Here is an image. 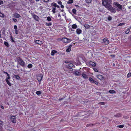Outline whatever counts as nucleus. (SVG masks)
<instances>
[{"instance_id": "nucleus-1", "label": "nucleus", "mask_w": 131, "mask_h": 131, "mask_svg": "<svg viewBox=\"0 0 131 131\" xmlns=\"http://www.w3.org/2000/svg\"><path fill=\"white\" fill-rule=\"evenodd\" d=\"M112 0H102V4L103 5L110 11L112 13H114L116 12L115 8L112 6Z\"/></svg>"}, {"instance_id": "nucleus-2", "label": "nucleus", "mask_w": 131, "mask_h": 131, "mask_svg": "<svg viewBox=\"0 0 131 131\" xmlns=\"http://www.w3.org/2000/svg\"><path fill=\"white\" fill-rule=\"evenodd\" d=\"M51 6L52 9V12L53 13H56V10L57 8H60V6L57 5L56 3L54 2L52 3Z\"/></svg>"}, {"instance_id": "nucleus-3", "label": "nucleus", "mask_w": 131, "mask_h": 131, "mask_svg": "<svg viewBox=\"0 0 131 131\" xmlns=\"http://www.w3.org/2000/svg\"><path fill=\"white\" fill-rule=\"evenodd\" d=\"M59 40L61 41L62 42L65 43H69L71 41V40L66 37L60 38L59 39Z\"/></svg>"}, {"instance_id": "nucleus-4", "label": "nucleus", "mask_w": 131, "mask_h": 131, "mask_svg": "<svg viewBox=\"0 0 131 131\" xmlns=\"http://www.w3.org/2000/svg\"><path fill=\"white\" fill-rule=\"evenodd\" d=\"M17 61L19 64L23 67H25V63L23 60L19 57L17 59Z\"/></svg>"}, {"instance_id": "nucleus-5", "label": "nucleus", "mask_w": 131, "mask_h": 131, "mask_svg": "<svg viewBox=\"0 0 131 131\" xmlns=\"http://www.w3.org/2000/svg\"><path fill=\"white\" fill-rule=\"evenodd\" d=\"M113 4L114 5L116 6L115 7L118 8L117 10L120 11L122 9V5L119 4L117 2H114L113 3Z\"/></svg>"}, {"instance_id": "nucleus-6", "label": "nucleus", "mask_w": 131, "mask_h": 131, "mask_svg": "<svg viewBox=\"0 0 131 131\" xmlns=\"http://www.w3.org/2000/svg\"><path fill=\"white\" fill-rule=\"evenodd\" d=\"M103 41L102 42V43L103 45H106L108 44L109 43V41L107 37H105L103 39Z\"/></svg>"}, {"instance_id": "nucleus-7", "label": "nucleus", "mask_w": 131, "mask_h": 131, "mask_svg": "<svg viewBox=\"0 0 131 131\" xmlns=\"http://www.w3.org/2000/svg\"><path fill=\"white\" fill-rule=\"evenodd\" d=\"M89 66L91 68L94 67L96 66V64L95 62L92 61L89 62Z\"/></svg>"}, {"instance_id": "nucleus-8", "label": "nucleus", "mask_w": 131, "mask_h": 131, "mask_svg": "<svg viewBox=\"0 0 131 131\" xmlns=\"http://www.w3.org/2000/svg\"><path fill=\"white\" fill-rule=\"evenodd\" d=\"M43 77V76L42 74H39L37 77V80L39 82H41Z\"/></svg>"}, {"instance_id": "nucleus-9", "label": "nucleus", "mask_w": 131, "mask_h": 131, "mask_svg": "<svg viewBox=\"0 0 131 131\" xmlns=\"http://www.w3.org/2000/svg\"><path fill=\"white\" fill-rule=\"evenodd\" d=\"M10 120L11 121L14 123H16V117L14 116H11L10 117Z\"/></svg>"}, {"instance_id": "nucleus-10", "label": "nucleus", "mask_w": 131, "mask_h": 131, "mask_svg": "<svg viewBox=\"0 0 131 131\" xmlns=\"http://www.w3.org/2000/svg\"><path fill=\"white\" fill-rule=\"evenodd\" d=\"M32 15L33 18L35 20L37 21H38L39 20V18L37 16L34 14Z\"/></svg>"}, {"instance_id": "nucleus-11", "label": "nucleus", "mask_w": 131, "mask_h": 131, "mask_svg": "<svg viewBox=\"0 0 131 131\" xmlns=\"http://www.w3.org/2000/svg\"><path fill=\"white\" fill-rule=\"evenodd\" d=\"M96 77L99 80H102L104 78L103 76L101 75H97Z\"/></svg>"}, {"instance_id": "nucleus-12", "label": "nucleus", "mask_w": 131, "mask_h": 131, "mask_svg": "<svg viewBox=\"0 0 131 131\" xmlns=\"http://www.w3.org/2000/svg\"><path fill=\"white\" fill-rule=\"evenodd\" d=\"M74 65L72 63H69L68 64L66 65L67 68L68 69H70V68H72L73 67Z\"/></svg>"}, {"instance_id": "nucleus-13", "label": "nucleus", "mask_w": 131, "mask_h": 131, "mask_svg": "<svg viewBox=\"0 0 131 131\" xmlns=\"http://www.w3.org/2000/svg\"><path fill=\"white\" fill-rule=\"evenodd\" d=\"M35 42L37 44L41 45L43 44L42 42V41L39 40H36L35 41Z\"/></svg>"}, {"instance_id": "nucleus-14", "label": "nucleus", "mask_w": 131, "mask_h": 131, "mask_svg": "<svg viewBox=\"0 0 131 131\" xmlns=\"http://www.w3.org/2000/svg\"><path fill=\"white\" fill-rule=\"evenodd\" d=\"M13 16L15 18H18L20 17V15L17 13H15L13 14Z\"/></svg>"}, {"instance_id": "nucleus-15", "label": "nucleus", "mask_w": 131, "mask_h": 131, "mask_svg": "<svg viewBox=\"0 0 131 131\" xmlns=\"http://www.w3.org/2000/svg\"><path fill=\"white\" fill-rule=\"evenodd\" d=\"M72 46V45H70L68 47V48L66 50V51L68 52H70L71 50V48Z\"/></svg>"}, {"instance_id": "nucleus-16", "label": "nucleus", "mask_w": 131, "mask_h": 131, "mask_svg": "<svg viewBox=\"0 0 131 131\" xmlns=\"http://www.w3.org/2000/svg\"><path fill=\"white\" fill-rule=\"evenodd\" d=\"M76 31L77 34L79 35L81 33L82 30L78 28L77 29Z\"/></svg>"}, {"instance_id": "nucleus-17", "label": "nucleus", "mask_w": 131, "mask_h": 131, "mask_svg": "<svg viewBox=\"0 0 131 131\" xmlns=\"http://www.w3.org/2000/svg\"><path fill=\"white\" fill-rule=\"evenodd\" d=\"M4 125L3 122L0 120V129H2Z\"/></svg>"}, {"instance_id": "nucleus-18", "label": "nucleus", "mask_w": 131, "mask_h": 131, "mask_svg": "<svg viewBox=\"0 0 131 131\" xmlns=\"http://www.w3.org/2000/svg\"><path fill=\"white\" fill-rule=\"evenodd\" d=\"M122 115L121 113H118L117 114L114 115L115 117H121Z\"/></svg>"}, {"instance_id": "nucleus-19", "label": "nucleus", "mask_w": 131, "mask_h": 131, "mask_svg": "<svg viewBox=\"0 0 131 131\" xmlns=\"http://www.w3.org/2000/svg\"><path fill=\"white\" fill-rule=\"evenodd\" d=\"M57 51L55 50H52L51 51V54L52 56H53L55 54L57 53Z\"/></svg>"}, {"instance_id": "nucleus-20", "label": "nucleus", "mask_w": 131, "mask_h": 131, "mask_svg": "<svg viewBox=\"0 0 131 131\" xmlns=\"http://www.w3.org/2000/svg\"><path fill=\"white\" fill-rule=\"evenodd\" d=\"M82 77L84 79H85L88 78L87 76V75L84 73L82 74Z\"/></svg>"}, {"instance_id": "nucleus-21", "label": "nucleus", "mask_w": 131, "mask_h": 131, "mask_svg": "<svg viewBox=\"0 0 131 131\" xmlns=\"http://www.w3.org/2000/svg\"><path fill=\"white\" fill-rule=\"evenodd\" d=\"M84 26L85 28L87 29H89L90 28V26L89 25L85 24L84 25Z\"/></svg>"}, {"instance_id": "nucleus-22", "label": "nucleus", "mask_w": 131, "mask_h": 131, "mask_svg": "<svg viewBox=\"0 0 131 131\" xmlns=\"http://www.w3.org/2000/svg\"><path fill=\"white\" fill-rule=\"evenodd\" d=\"M94 80L91 77H90L89 79V80L90 81V82L92 83Z\"/></svg>"}, {"instance_id": "nucleus-23", "label": "nucleus", "mask_w": 131, "mask_h": 131, "mask_svg": "<svg viewBox=\"0 0 131 131\" xmlns=\"http://www.w3.org/2000/svg\"><path fill=\"white\" fill-rule=\"evenodd\" d=\"M109 92L112 94L114 93H116V91L113 90H111L109 91Z\"/></svg>"}, {"instance_id": "nucleus-24", "label": "nucleus", "mask_w": 131, "mask_h": 131, "mask_svg": "<svg viewBox=\"0 0 131 131\" xmlns=\"http://www.w3.org/2000/svg\"><path fill=\"white\" fill-rule=\"evenodd\" d=\"M4 43L5 45L7 47H8L9 46L8 43V42L6 41H4Z\"/></svg>"}, {"instance_id": "nucleus-25", "label": "nucleus", "mask_w": 131, "mask_h": 131, "mask_svg": "<svg viewBox=\"0 0 131 131\" xmlns=\"http://www.w3.org/2000/svg\"><path fill=\"white\" fill-rule=\"evenodd\" d=\"M73 0H69L67 2L68 4H71L73 3Z\"/></svg>"}, {"instance_id": "nucleus-26", "label": "nucleus", "mask_w": 131, "mask_h": 131, "mask_svg": "<svg viewBox=\"0 0 131 131\" xmlns=\"http://www.w3.org/2000/svg\"><path fill=\"white\" fill-rule=\"evenodd\" d=\"M72 27L73 29H75L77 28V25L75 24H74L72 25Z\"/></svg>"}, {"instance_id": "nucleus-27", "label": "nucleus", "mask_w": 131, "mask_h": 131, "mask_svg": "<svg viewBox=\"0 0 131 131\" xmlns=\"http://www.w3.org/2000/svg\"><path fill=\"white\" fill-rule=\"evenodd\" d=\"M130 28H128L127 30L125 31V33L126 34H128L129 32Z\"/></svg>"}, {"instance_id": "nucleus-28", "label": "nucleus", "mask_w": 131, "mask_h": 131, "mask_svg": "<svg viewBox=\"0 0 131 131\" xmlns=\"http://www.w3.org/2000/svg\"><path fill=\"white\" fill-rule=\"evenodd\" d=\"M124 125H117V126L116 127H117L119 128H123L124 127Z\"/></svg>"}, {"instance_id": "nucleus-29", "label": "nucleus", "mask_w": 131, "mask_h": 131, "mask_svg": "<svg viewBox=\"0 0 131 131\" xmlns=\"http://www.w3.org/2000/svg\"><path fill=\"white\" fill-rule=\"evenodd\" d=\"M7 84L9 86H10L11 85V84L10 83V82L8 80H5Z\"/></svg>"}, {"instance_id": "nucleus-30", "label": "nucleus", "mask_w": 131, "mask_h": 131, "mask_svg": "<svg viewBox=\"0 0 131 131\" xmlns=\"http://www.w3.org/2000/svg\"><path fill=\"white\" fill-rule=\"evenodd\" d=\"M36 93L37 95H39L41 94V92L40 91H38L36 92Z\"/></svg>"}, {"instance_id": "nucleus-31", "label": "nucleus", "mask_w": 131, "mask_h": 131, "mask_svg": "<svg viewBox=\"0 0 131 131\" xmlns=\"http://www.w3.org/2000/svg\"><path fill=\"white\" fill-rule=\"evenodd\" d=\"M46 24L47 26H49L52 25V24L51 22H49V23H46Z\"/></svg>"}, {"instance_id": "nucleus-32", "label": "nucleus", "mask_w": 131, "mask_h": 131, "mask_svg": "<svg viewBox=\"0 0 131 131\" xmlns=\"http://www.w3.org/2000/svg\"><path fill=\"white\" fill-rule=\"evenodd\" d=\"M33 67V65L31 64H29L27 65V67L29 68H31Z\"/></svg>"}, {"instance_id": "nucleus-33", "label": "nucleus", "mask_w": 131, "mask_h": 131, "mask_svg": "<svg viewBox=\"0 0 131 131\" xmlns=\"http://www.w3.org/2000/svg\"><path fill=\"white\" fill-rule=\"evenodd\" d=\"M14 76L16 79L17 80H19L20 79V77L18 75H15Z\"/></svg>"}, {"instance_id": "nucleus-34", "label": "nucleus", "mask_w": 131, "mask_h": 131, "mask_svg": "<svg viewBox=\"0 0 131 131\" xmlns=\"http://www.w3.org/2000/svg\"><path fill=\"white\" fill-rule=\"evenodd\" d=\"M72 12L74 14H76V12L77 11L75 9L73 8L72 10Z\"/></svg>"}, {"instance_id": "nucleus-35", "label": "nucleus", "mask_w": 131, "mask_h": 131, "mask_svg": "<svg viewBox=\"0 0 131 131\" xmlns=\"http://www.w3.org/2000/svg\"><path fill=\"white\" fill-rule=\"evenodd\" d=\"M47 20L48 21H50L51 20V19L50 16H48L47 17Z\"/></svg>"}, {"instance_id": "nucleus-36", "label": "nucleus", "mask_w": 131, "mask_h": 131, "mask_svg": "<svg viewBox=\"0 0 131 131\" xmlns=\"http://www.w3.org/2000/svg\"><path fill=\"white\" fill-rule=\"evenodd\" d=\"M75 74L76 75H79L80 74V73L78 71H76L75 72Z\"/></svg>"}, {"instance_id": "nucleus-37", "label": "nucleus", "mask_w": 131, "mask_h": 131, "mask_svg": "<svg viewBox=\"0 0 131 131\" xmlns=\"http://www.w3.org/2000/svg\"><path fill=\"white\" fill-rule=\"evenodd\" d=\"M94 125V124H88L86 126L87 127H89V126H93Z\"/></svg>"}, {"instance_id": "nucleus-38", "label": "nucleus", "mask_w": 131, "mask_h": 131, "mask_svg": "<svg viewBox=\"0 0 131 131\" xmlns=\"http://www.w3.org/2000/svg\"><path fill=\"white\" fill-rule=\"evenodd\" d=\"M112 17L110 16H109L107 18V19L108 20H111L112 19Z\"/></svg>"}, {"instance_id": "nucleus-39", "label": "nucleus", "mask_w": 131, "mask_h": 131, "mask_svg": "<svg viewBox=\"0 0 131 131\" xmlns=\"http://www.w3.org/2000/svg\"><path fill=\"white\" fill-rule=\"evenodd\" d=\"M0 17H4V15L1 13L0 11Z\"/></svg>"}, {"instance_id": "nucleus-40", "label": "nucleus", "mask_w": 131, "mask_h": 131, "mask_svg": "<svg viewBox=\"0 0 131 131\" xmlns=\"http://www.w3.org/2000/svg\"><path fill=\"white\" fill-rule=\"evenodd\" d=\"M86 2L87 3H90L92 1V0H85Z\"/></svg>"}, {"instance_id": "nucleus-41", "label": "nucleus", "mask_w": 131, "mask_h": 131, "mask_svg": "<svg viewBox=\"0 0 131 131\" xmlns=\"http://www.w3.org/2000/svg\"><path fill=\"white\" fill-rule=\"evenodd\" d=\"M92 83H94L96 85L98 84V82L97 81L95 80H94V81H93V82Z\"/></svg>"}, {"instance_id": "nucleus-42", "label": "nucleus", "mask_w": 131, "mask_h": 131, "mask_svg": "<svg viewBox=\"0 0 131 131\" xmlns=\"http://www.w3.org/2000/svg\"><path fill=\"white\" fill-rule=\"evenodd\" d=\"M99 104L100 105H104L105 104V103L104 102H101L99 103Z\"/></svg>"}, {"instance_id": "nucleus-43", "label": "nucleus", "mask_w": 131, "mask_h": 131, "mask_svg": "<svg viewBox=\"0 0 131 131\" xmlns=\"http://www.w3.org/2000/svg\"><path fill=\"white\" fill-rule=\"evenodd\" d=\"M10 39L11 40H12V42H15V41H14V40L13 39V37H12V36H10Z\"/></svg>"}, {"instance_id": "nucleus-44", "label": "nucleus", "mask_w": 131, "mask_h": 131, "mask_svg": "<svg viewBox=\"0 0 131 131\" xmlns=\"http://www.w3.org/2000/svg\"><path fill=\"white\" fill-rule=\"evenodd\" d=\"M93 70L94 71L96 72H98V69L96 68H93Z\"/></svg>"}, {"instance_id": "nucleus-45", "label": "nucleus", "mask_w": 131, "mask_h": 131, "mask_svg": "<svg viewBox=\"0 0 131 131\" xmlns=\"http://www.w3.org/2000/svg\"><path fill=\"white\" fill-rule=\"evenodd\" d=\"M131 76V73H128L127 75V77L128 78L130 77Z\"/></svg>"}, {"instance_id": "nucleus-46", "label": "nucleus", "mask_w": 131, "mask_h": 131, "mask_svg": "<svg viewBox=\"0 0 131 131\" xmlns=\"http://www.w3.org/2000/svg\"><path fill=\"white\" fill-rule=\"evenodd\" d=\"M7 76V78H6L5 79V80H8L10 78V76L9 74Z\"/></svg>"}, {"instance_id": "nucleus-47", "label": "nucleus", "mask_w": 131, "mask_h": 131, "mask_svg": "<svg viewBox=\"0 0 131 131\" xmlns=\"http://www.w3.org/2000/svg\"><path fill=\"white\" fill-rule=\"evenodd\" d=\"M15 33L16 34H18V31L17 29L15 30Z\"/></svg>"}, {"instance_id": "nucleus-48", "label": "nucleus", "mask_w": 131, "mask_h": 131, "mask_svg": "<svg viewBox=\"0 0 131 131\" xmlns=\"http://www.w3.org/2000/svg\"><path fill=\"white\" fill-rule=\"evenodd\" d=\"M13 21L15 23H16L17 22V20L16 19L13 18Z\"/></svg>"}, {"instance_id": "nucleus-49", "label": "nucleus", "mask_w": 131, "mask_h": 131, "mask_svg": "<svg viewBox=\"0 0 131 131\" xmlns=\"http://www.w3.org/2000/svg\"><path fill=\"white\" fill-rule=\"evenodd\" d=\"M57 3L58 4H59V5H61V4H62V2L60 1H58Z\"/></svg>"}, {"instance_id": "nucleus-50", "label": "nucleus", "mask_w": 131, "mask_h": 131, "mask_svg": "<svg viewBox=\"0 0 131 131\" xmlns=\"http://www.w3.org/2000/svg\"><path fill=\"white\" fill-rule=\"evenodd\" d=\"M110 56L112 58H115V55L114 54L110 55Z\"/></svg>"}, {"instance_id": "nucleus-51", "label": "nucleus", "mask_w": 131, "mask_h": 131, "mask_svg": "<svg viewBox=\"0 0 131 131\" xmlns=\"http://www.w3.org/2000/svg\"><path fill=\"white\" fill-rule=\"evenodd\" d=\"M123 118H125V119H128V118H129V117L128 116H123Z\"/></svg>"}, {"instance_id": "nucleus-52", "label": "nucleus", "mask_w": 131, "mask_h": 131, "mask_svg": "<svg viewBox=\"0 0 131 131\" xmlns=\"http://www.w3.org/2000/svg\"><path fill=\"white\" fill-rule=\"evenodd\" d=\"M14 28L15 30L16 29H17V26L16 25H15L14 26Z\"/></svg>"}, {"instance_id": "nucleus-53", "label": "nucleus", "mask_w": 131, "mask_h": 131, "mask_svg": "<svg viewBox=\"0 0 131 131\" xmlns=\"http://www.w3.org/2000/svg\"><path fill=\"white\" fill-rule=\"evenodd\" d=\"M3 3V2L2 0H0V5H2Z\"/></svg>"}, {"instance_id": "nucleus-54", "label": "nucleus", "mask_w": 131, "mask_h": 131, "mask_svg": "<svg viewBox=\"0 0 131 131\" xmlns=\"http://www.w3.org/2000/svg\"><path fill=\"white\" fill-rule=\"evenodd\" d=\"M124 24V23H120L119 24L118 26H121Z\"/></svg>"}, {"instance_id": "nucleus-55", "label": "nucleus", "mask_w": 131, "mask_h": 131, "mask_svg": "<svg viewBox=\"0 0 131 131\" xmlns=\"http://www.w3.org/2000/svg\"><path fill=\"white\" fill-rule=\"evenodd\" d=\"M70 61L68 60H66L65 61V62L67 63H70Z\"/></svg>"}, {"instance_id": "nucleus-56", "label": "nucleus", "mask_w": 131, "mask_h": 131, "mask_svg": "<svg viewBox=\"0 0 131 131\" xmlns=\"http://www.w3.org/2000/svg\"><path fill=\"white\" fill-rule=\"evenodd\" d=\"M49 0H43V1L45 3H48V2Z\"/></svg>"}, {"instance_id": "nucleus-57", "label": "nucleus", "mask_w": 131, "mask_h": 131, "mask_svg": "<svg viewBox=\"0 0 131 131\" xmlns=\"http://www.w3.org/2000/svg\"><path fill=\"white\" fill-rule=\"evenodd\" d=\"M3 73H4L6 74L7 75H8L9 74H8V73L7 72H6L3 71Z\"/></svg>"}, {"instance_id": "nucleus-58", "label": "nucleus", "mask_w": 131, "mask_h": 131, "mask_svg": "<svg viewBox=\"0 0 131 131\" xmlns=\"http://www.w3.org/2000/svg\"><path fill=\"white\" fill-rule=\"evenodd\" d=\"M61 5V7L62 8H63L64 7V6L62 5V4H61V5Z\"/></svg>"}, {"instance_id": "nucleus-59", "label": "nucleus", "mask_w": 131, "mask_h": 131, "mask_svg": "<svg viewBox=\"0 0 131 131\" xmlns=\"http://www.w3.org/2000/svg\"><path fill=\"white\" fill-rule=\"evenodd\" d=\"M1 108L2 109H4V106H3L1 105Z\"/></svg>"}, {"instance_id": "nucleus-60", "label": "nucleus", "mask_w": 131, "mask_h": 131, "mask_svg": "<svg viewBox=\"0 0 131 131\" xmlns=\"http://www.w3.org/2000/svg\"><path fill=\"white\" fill-rule=\"evenodd\" d=\"M75 6L76 7H79V6L78 5H75Z\"/></svg>"}, {"instance_id": "nucleus-61", "label": "nucleus", "mask_w": 131, "mask_h": 131, "mask_svg": "<svg viewBox=\"0 0 131 131\" xmlns=\"http://www.w3.org/2000/svg\"><path fill=\"white\" fill-rule=\"evenodd\" d=\"M37 2H39L40 0H35Z\"/></svg>"}, {"instance_id": "nucleus-62", "label": "nucleus", "mask_w": 131, "mask_h": 131, "mask_svg": "<svg viewBox=\"0 0 131 131\" xmlns=\"http://www.w3.org/2000/svg\"><path fill=\"white\" fill-rule=\"evenodd\" d=\"M63 99V98H62V99H60V98H59V100H61L62 99Z\"/></svg>"}, {"instance_id": "nucleus-63", "label": "nucleus", "mask_w": 131, "mask_h": 131, "mask_svg": "<svg viewBox=\"0 0 131 131\" xmlns=\"http://www.w3.org/2000/svg\"><path fill=\"white\" fill-rule=\"evenodd\" d=\"M39 82V85H40L41 83V82Z\"/></svg>"}, {"instance_id": "nucleus-64", "label": "nucleus", "mask_w": 131, "mask_h": 131, "mask_svg": "<svg viewBox=\"0 0 131 131\" xmlns=\"http://www.w3.org/2000/svg\"><path fill=\"white\" fill-rule=\"evenodd\" d=\"M17 68H18V69L19 68V67H18V66H17Z\"/></svg>"}]
</instances>
